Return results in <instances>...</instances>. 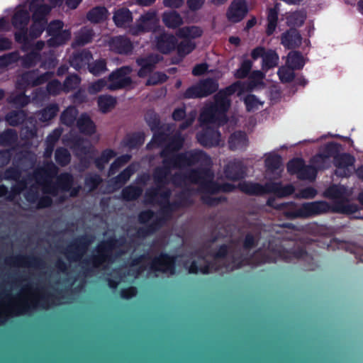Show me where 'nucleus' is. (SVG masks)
<instances>
[{
    "label": "nucleus",
    "instance_id": "obj_1",
    "mask_svg": "<svg viewBox=\"0 0 363 363\" xmlns=\"http://www.w3.org/2000/svg\"><path fill=\"white\" fill-rule=\"evenodd\" d=\"M119 245V240L116 238L104 240L97 245L96 253L90 258L84 259L82 263L86 266L91 265L95 269L101 267L104 264H111L116 259L113 251Z\"/></svg>",
    "mask_w": 363,
    "mask_h": 363
},
{
    "label": "nucleus",
    "instance_id": "obj_2",
    "mask_svg": "<svg viewBox=\"0 0 363 363\" xmlns=\"http://www.w3.org/2000/svg\"><path fill=\"white\" fill-rule=\"evenodd\" d=\"M94 236L85 234L75 238L65 249V254L71 261H79L94 242Z\"/></svg>",
    "mask_w": 363,
    "mask_h": 363
},
{
    "label": "nucleus",
    "instance_id": "obj_3",
    "mask_svg": "<svg viewBox=\"0 0 363 363\" xmlns=\"http://www.w3.org/2000/svg\"><path fill=\"white\" fill-rule=\"evenodd\" d=\"M174 211L167 204L161 205L159 215L150 224L140 228L137 230L138 235L145 238L159 231L171 218Z\"/></svg>",
    "mask_w": 363,
    "mask_h": 363
},
{
    "label": "nucleus",
    "instance_id": "obj_4",
    "mask_svg": "<svg viewBox=\"0 0 363 363\" xmlns=\"http://www.w3.org/2000/svg\"><path fill=\"white\" fill-rule=\"evenodd\" d=\"M177 257L165 252L151 259L149 269L154 272L174 275L176 273Z\"/></svg>",
    "mask_w": 363,
    "mask_h": 363
},
{
    "label": "nucleus",
    "instance_id": "obj_5",
    "mask_svg": "<svg viewBox=\"0 0 363 363\" xmlns=\"http://www.w3.org/2000/svg\"><path fill=\"white\" fill-rule=\"evenodd\" d=\"M174 169H182L185 167L193 166L200 162L209 159L208 155L203 150H194L180 152L172 156Z\"/></svg>",
    "mask_w": 363,
    "mask_h": 363
},
{
    "label": "nucleus",
    "instance_id": "obj_6",
    "mask_svg": "<svg viewBox=\"0 0 363 363\" xmlns=\"http://www.w3.org/2000/svg\"><path fill=\"white\" fill-rule=\"evenodd\" d=\"M243 90L244 83L240 81H237L225 88L219 90L217 94L214 95V103L213 104L216 105L223 113L226 115L230 106V100L228 97L238 91H242Z\"/></svg>",
    "mask_w": 363,
    "mask_h": 363
},
{
    "label": "nucleus",
    "instance_id": "obj_7",
    "mask_svg": "<svg viewBox=\"0 0 363 363\" xmlns=\"http://www.w3.org/2000/svg\"><path fill=\"white\" fill-rule=\"evenodd\" d=\"M132 69L129 66H123L112 72L108 76V89L116 91L129 86L132 84V79L128 76Z\"/></svg>",
    "mask_w": 363,
    "mask_h": 363
},
{
    "label": "nucleus",
    "instance_id": "obj_8",
    "mask_svg": "<svg viewBox=\"0 0 363 363\" xmlns=\"http://www.w3.org/2000/svg\"><path fill=\"white\" fill-rule=\"evenodd\" d=\"M332 212V206L325 201L306 202L300 206L301 218H308Z\"/></svg>",
    "mask_w": 363,
    "mask_h": 363
},
{
    "label": "nucleus",
    "instance_id": "obj_9",
    "mask_svg": "<svg viewBox=\"0 0 363 363\" xmlns=\"http://www.w3.org/2000/svg\"><path fill=\"white\" fill-rule=\"evenodd\" d=\"M52 294H43L40 296L38 301H32L28 303L26 301H23L19 303L15 304L12 306V312L16 315H22L28 313V312L35 309L38 306L43 308H45L48 306L50 298H53Z\"/></svg>",
    "mask_w": 363,
    "mask_h": 363
},
{
    "label": "nucleus",
    "instance_id": "obj_10",
    "mask_svg": "<svg viewBox=\"0 0 363 363\" xmlns=\"http://www.w3.org/2000/svg\"><path fill=\"white\" fill-rule=\"evenodd\" d=\"M161 57L157 54H149L145 57H139L135 62L140 67L138 76L143 78L152 73Z\"/></svg>",
    "mask_w": 363,
    "mask_h": 363
},
{
    "label": "nucleus",
    "instance_id": "obj_11",
    "mask_svg": "<svg viewBox=\"0 0 363 363\" xmlns=\"http://www.w3.org/2000/svg\"><path fill=\"white\" fill-rule=\"evenodd\" d=\"M206 172L201 167L191 169L185 173L175 172L171 178L172 183L175 186H181L186 181H189L192 184H196L201 179V174Z\"/></svg>",
    "mask_w": 363,
    "mask_h": 363
},
{
    "label": "nucleus",
    "instance_id": "obj_12",
    "mask_svg": "<svg viewBox=\"0 0 363 363\" xmlns=\"http://www.w3.org/2000/svg\"><path fill=\"white\" fill-rule=\"evenodd\" d=\"M157 27V21L154 12H147L142 15L138 20L132 32L134 35L155 30Z\"/></svg>",
    "mask_w": 363,
    "mask_h": 363
},
{
    "label": "nucleus",
    "instance_id": "obj_13",
    "mask_svg": "<svg viewBox=\"0 0 363 363\" xmlns=\"http://www.w3.org/2000/svg\"><path fill=\"white\" fill-rule=\"evenodd\" d=\"M206 172L201 174V177L196 184H199L200 190L203 193L209 194H216L220 192L219 183L213 180V173L211 170L206 167H201Z\"/></svg>",
    "mask_w": 363,
    "mask_h": 363
},
{
    "label": "nucleus",
    "instance_id": "obj_14",
    "mask_svg": "<svg viewBox=\"0 0 363 363\" xmlns=\"http://www.w3.org/2000/svg\"><path fill=\"white\" fill-rule=\"evenodd\" d=\"M223 173L227 179L236 182L245 177L246 168L242 162L234 160L224 167Z\"/></svg>",
    "mask_w": 363,
    "mask_h": 363
},
{
    "label": "nucleus",
    "instance_id": "obj_15",
    "mask_svg": "<svg viewBox=\"0 0 363 363\" xmlns=\"http://www.w3.org/2000/svg\"><path fill=\"white\" fill-rule=\"evenodd\" d=\"M220 133L213 128L207 127L196 134L198 142L204 147H212L218 145Z\"/></svg>",
    "mask_w": 363,
    "mask_h": 363
},
{
    "label": "nucleus",
    "instance_id": "obj_16",
    "mask_svg": "<svg viewBox=\"0 0 363 363\" xmlns=\"http://www.w3.org/2000/svg\"><path fill=\"white\" fill-rule=\"evenodd\" d=\"M6 263L15 266L33 267L43 268L45 262L38 257L33 255H16L6 259Z\"/></svg>",
    "mask_w": 363,
    "mask_h": 363
},
{
    "label": "nucleus",
    "instance_id": "obj_17",
    "mask_svg": "<svg viewBox=\"0 0 363 363\" xmlns=\"http://www.w3.org/2000/svg\"><path fill=\"white\" fill-rule=\"evenodd\" d=\"M155 43L157 50L167 55L176 49L177 39L174 35L163 32L156 37Z\"/></svg>",
    "mask_w": 363,
    "mask_h": 363
},
{
    "label": "nucleus",
    "instance_id": "obj_18",
    "mask_svg": "<svg viewBox=\"0 0 363 363\" xmlns=\"http://www.w3.org/2000/svg\"><path fill=\"white\" fill-rule=\"evenodd\" d=\"M247 5L245 0H234L227 11L228 19L233 23L241 21L247 13Z\"/></svg>",
    "mask_w": 363,
    "mask_h": 363
},
{
    "label": "nucleus",
    "instance_id": "obj_19",
    "mask_svg": "<svg viewBox=\"0 0 363 363\" xmlns=\"http://www.w3.org/2000/svg\"><path fill=\"white\" fill-rule=\"evenodd\" d=\"M341 150V144L336 142H329L325 145L323 152L313 157L311 162V163L320 162L324 165L325 160L333 157L334 160Z\"/></svg>",
    "mask_w": 363,
    "mask_h": 363
},
{
    "label": "nucleus",
    "instance_id": "obj_20",
    "mask_svg": "<svg viewBox=\"0 0 363 363\" xmlns=\"http://www.w3.org/2000/svg\"><path fill=\"white\" fill-rule=\"evenodd\" d=\"M281 44L287 50H294L301 46L302 36L294 28H291L281 35Z\"/></svg>",
    "mask_w": 363,
    "mask_h": 363
},
{
    "label": "nucleus",
    "instance_id": "obj_21",
    "mask_svg": "<svg viewBox=\"0 0 363 363\" xmlns=\"http://www.w3.org/2000/svg\"><path fill=\"white\" fill-rule=\"evenodd\" d=\"M109 46L112 51L121 55H129L133 50V44L130 38L123 35L112 38Z\"/></svg>",
    "mask_w": 363,
    "mask_h": 363
},
{
    "label": "nucleus",
    "instance_id": "obj_22",
    "mask_svg": "<svg viewBox=\"0 0 363 363\" xmlns=\"http://www.w3.org/2000/svg\"><path fill=\"white\" fill-rule=\"evenodd\" d=\"M355 158L350 153H339L333 160L334 165L337 168L335 172L337 175L341 177L347 176V168L354 165Z\"/></svg>",
    "mask_w": 363,
    "mask_h": 363
},
{
    "label": "nucleus",
    "instance_id": "obj_23",
    "mask_svg": "<svg viewBox=\"0 0 363 363\" xmlns=\"http://www.w3.org/2000/svg\"><path fill=\"white\" fill-rule=\"evenodd\" d=\"M93 58L92 53L86 49L72 53L69 59L71 67L76 70L79 71L81 69L88 67L90 60Z\"/></svg>",
    "mask_w": 363,
    "mask_h": 363
},
{
    "label": "nucleus",
    "instance_id": "obj_24",
    "mask_svg": "<svg viewBox=\"0 0 363 363\" xmlns=\"http://www.w3.org/2000/svg\"><path fill=\"white\" fill-rule=\"evenodd\" d=\"M238 188L249 196H262L268 194L267 183L262 185L259 183L245 181L239 183Z\"/></svg>",
    "mask_w": 363,
    "mask_h": 363
},
{
    "label": "nucleus",
    "instance_id": "obj_25",
    "mask_svg": "<svg viewBox=\"0 0 363 363\" xmlns=\"http://www.w3.org/2000/svg\"><path fill=\"white\" fill-rule=\"evenodd\" d=\"M201 119L208 123H214L221 119L224 118L225 121H227L226 115L223 113L219 108L211 104L210 106L206 107L201 113Z\"/></svg>",
    "mask_w": 363,
    "mask_h": 363
},
{
    "label": "nucleus",
    "instance_id": "obj_26",
    "mask_svg": "<svg viewBox=\"0 0 363 363\" xmlns=\"http://www.w3.org/2000/svg\"><path fill=\"white\" fill-rule=\"evenodd\" d=\"M162 167H157L153 172V177L155 183L165 184L166 178L174 168L172 158H162Z\"/></svg>",
    "mask_w": 363,
    "mask_h": 363
},
{
    "label": "nucleus",
    "instance_id": "obj_27",
    "mask_svg": "<svg viewBox=\"0 0 363 363\" xmlns=\"http://www.w3.org/2000/svg\"><path fill=\"white\" fill-rule=\"evenodd\" d=\"M184 145V139L180 135L174 136L160 152L161 158H172L176 152L182 149Z\"/></svg>",
    "mask_w": 363,
    "mask_h": 363
},
{
    "label": "nucleus",
    "instance_id": "obj_28",
    "mask_svg": "<svg viewBox=\"0 0 363 363\" xmlns=\"http://www.w3.org/2000/svg\"><path fill=\"white\" fill-rule=\"evenodd\" d=\"M145 139V135L143 132H133L126 134L122 140V144L130 150H135L144 144Z\"/></svg>",
    "mask_w": 363,
    "mask_h": 363
},
{
    "label": "nucleus",
    "instance_id": "obj_29",
    "mask_svg": "<svg viewBox=\"0 0 363 363\" xmlns=\"http://www.w3.org/2000/svg\"><path fill=\"white\" fill-rule=\"evenodd\" d=\"M77 127L79 132L86 135H91L96 132V125L90 116L86 113H82L77 120Z\"/></svg>",
    "mask_w": 363,
    "mask_h": 363
},
{
    "label": "nucleus",
    "instance_id": "obj_30",
    "mask_svg": "<svg viewBox=\"0 0 363 363\" xmlns=\"http://www.w3.org/2000/svg\"><path fill=\"white\" fill-rule=\"evenodd\" d=\"M325 166L320 162L312 163L311 165H307L306 163L303 165L301 171L296 176L300 180H311L313 181L316 178L318 171L324 169Z\"/></svg>",
    "mask_w": 363,
    "mask_h": 363
},
{
    "label": "nucleus",
    "instance_id": "obj_31",
    "mask_svg": "<svg viewBox=\"0 0 363 363\" xmlns=\"http://www.w3.org/2000/svg\"><path fill=\"white\" fill-rule=\"evenodd\" d=\"M113 21L118 28L126 27L133 21L132 13L127 8L118 9L113 13Z\"/></svg>",
    "mask_w": 363,
    "mask_h": 363
},
{
    "label": "nucleus",
    "instance_id": "obj_32",
    "mask_svg": "<svg viewBox=\"0 0 363 363\" xmlns=\"http://www.w3.org/2000/svg\"><path fill=\"white\" fill-rule=\"evenodd\" d=\"M201 28L196 26H188L179 28L176 35L178 38L185 40H191L200 38L203 35Z\"/></svg>",
    "mask_w": 363,
    "mask_h": 363
},
{
    "label": "nucleus",
    "instance_id": "obj_33",
    "mask_svg": "<svg viewBox=\"0 0 363 363\" xmlns=\"http://www.w3.org/2000/svg\"><path fill=\"white\" fill-rule=\"evenodd\" d=\"M268 194L274 193L278 197H285L291 195L295 189L292 184L282 186L281 182L267 183Z\"/></svg>",
    "mask_w": 363,
    "mask_h": 363
},
{
    "label": "nucleus",
    "instance_id": "obj_34",
    "mask_svg": "<svg viewBox=\"0 0 363 363\" xmlns=\"http://www.w3.org/2000/svg\"><path fill=\"white\" fill-rule=\"evenodd\" d=\"M30 9L33 11L32 19L48 22L46 16L50 13L51 8L45 4H37L35 1H31Z\"/></svg>",
    "mask_w": 363,
    "mask_h": 363
},
{
    "label": "nucleus",
    "instance_id": "obj_35",
    "mask_svg": "<svg viewBox=\"0 0 363 363\" xmlns=\"http://www.w3.org/2000/svg\"><path fill=\"white\" fill-rule=\"evenodd\" d=\"M162 21L169 28H179L184 23L181 15L176 11H166L162 14Z\"/></svg>",
    "mask_w": 363,
    "mask_h": 363
},
{
    "label": "nucleus",
    "instance_id": "obj_36",
    "mask_svg": "<svg viewBox=\"0 0 363 363\" xmlns=\"http://www.w3.org/2000/svg\"><path fill=\"white\" fill-rule=\"evenodd\" d=\"M71 31L69 29H65V30L60 33H55L50 36L47 40V45L49 48H56L60 46L65 45L71 38Z\"/></svg>",
    "mask_w": 363,
    "mask_h": 363
},
{
    "label": "nucleus",
    "instance_id": "obj_37",
    "mask_svg": "<svg viewBox=\"0 0 363 363\" xmlns=\"http://www.w3.org/2000/svg\"><path fill=\"white\" fill-rule=\"evenodd\" d=\"M135 172V167L133 164H130L121 171L116 177L111 179V182L116 189H119L130 179V177Z\"/></svg>",
    "mask_w": 363,
    "mask_h": 363
},
{
    "label": "nucleus",
    "instance_id": "obj_38",
    "mask_svg": "<svg viewBox=\"0 0 363 363\" xmlns=\"http://www.w3.org/2000/svg\"><path fill=\"white\" fill-rule=\"evenodd\" d=\"M27 118V113L23 109L12 110L5 116L6 122L11 126L17 127L23 124Z\"/></svg>",
    "mask_w": 363,
    "mask_h": 363
},
{
    "label": "nucleus",
    "instance_id": "obj_39",
    "mask_svg": "<svg viewBox=\"0 0 363 363\" xmlns=\"http://www.w3.org/2000/svg\"><path fill=\"white\" fill-rule=\"evenodd\" d=\"M277 208H279V211L282 212L283 215L287 219L294 220L296 218H301L299 213L300 207L297 208L295 202L291 201L280 203Z\"/></svg>",
    "mask_w": 363,
    "mask_h": 363
},
{
    "label": "nucleus",
    "instance_id": "obj_40",
    "mask_svg": "<svg viewBox=\"0 0 363 363\" xmlns=\"http://www.w3.org/2000/svg\"><path fill=\"white\" fill-rule=\"evenodd\" d=\"M279 11L278 4H275L274 7L269 8L267 10V26L266 28V35L267 36L272 35L276 30L278 23Z\"/></svg>",
    "mask_w": 363,
    "mask_h": 363
},
{
    "label": "nucleus",
    "instance_id": "obj_41",
    "mask_svg": "<svg viewBox=\"0 0 363 363\" xmlns=\"http://www.w3.org/2000/svg\"><path fill=\"white\" fill-rule=\"evenodd\" d=\"M197 84L203 98L215 93L218 89V82L212 78L200 80Z\"/></svg>",
    "mask_w": 363,
    "mask_h": 363
},
{
    "label": "nucleus",
    "instance_id": "obj_42",
    "mask_svg": "<svg viewBox=\"0 0 363 363\" xmlns=\"http://www.w3.org/2000/svg\"><path fill=\"white\" fill-rule=\"evenodd\" d=\"M18 140V133L15 129L6 128L0 133V146L13 147Z\"/></svg>",
    "mask_w": 363,
    "mask_h": 363
},
{
    "label": "nucleus",
    "instance_id": "obj_43",
    "mask_svg": "<svg viewBox=\"0 0 363 363\" xmlns=\"http://www.w3.org/2000/svg\"><path fill=\"white\" fill-rule=\"evenodd\" d=\"M108 10L105 6H97L92 8L86 13V18L93 23L104 21L107 18Z\"/></svg>",
    "mask_w": 363,
    "mask_h": 363
},
{
    "label": "nucleus",
    "instance_id": "obj_44",
    "mask_svg": "<svg viewBox=\"0 0 363 363\" xmlns=\"http://www.w3.org/2000/svg\"><path fill=\"white\" fill-rule=\"evenodd\" d=\"M30 14L28 11L21 9L14 13L11 18V23L14 28H28L30 21Z\"/></svg>",
    "mask_w": 363,
    "mask_h": 363
},
{
    "label": "nucleus",
    "instance_id": "obj_45",
    "mask_svg": "<svg viewBox=\"0 0 363 363\" xmlns=\"http://www.w3.org/2000/svg\"><path fill=\"white\" fill-rule=\"evenodd\" d=\"M116 98L108 94L101 95L97 99L99 109L103 113H107L111 111L116 106Z\"/></svg>",
    "mask_w": 363,
    "mask_h": 363
},
{
    "label": "nucleus",
    "instance_id": "obj_46",
    "mask_svg": "<svg viewBox=\"0 0 363 363\" xmlns=\"http://www.w3.org/2000/svg\"><path fill=\"white\" fill-rule=\"evenodd\" d=\"M279 60V55L275 50L271 49L267 50L262 62V70L267 72L269 69L277 67Z\"/></svg>",
    "mask_w": 363,
    "mask_h": 363
},
{
    "label": "nucleus",
    "instance_id": "obj_47",
    "mask_svg": "<svg viewBox=\"0 0 363 363\" xmlns=\"http://www.w3.org/2000/svg\"><path fill=\"white\" fill-rule=\"evenodd\" d=\"M116 152L112 149L106 148L104 150L101 155L94 160V164L99 171H103L105 168V165L109 162V161L116 156Z\"/></svg>",
    "mask_w": 363,
    "mask_h": 363
},
{
    "label": "nucleus",
    "instance_id": "obj_48",
    "mask_svg": "<svg viewBox=\"0 0 363 363\" xmlns=\"http://www.w3.org/2000/svg\"><path fill=\"white\" fill-rule=\"evenodd\" d=\"M143 194V189L138 186L129 185L121 191V197L126 201L137 200Z\"/></svg>",
    "mask_w": 363,
    "mask_h": 363
},
{
    "label": "nucleus",
    "instance_id": "obj_49",
    "mask_svg": "<svg viewBox=\"0 0 363 363\" xmlns=\"http://www.w3.org/2000/svg\"><path fill=\"white\" fill-rule=\"evenodd\" d=\"M94 33L93 29L83 27L75 38L74 43L79 46H84L92 41Z\"/></svg>",
    "mask_w": 363,
    "mask_h": 363
},
{
    "label": "nucleus",
    "instance_id": "obj_50",
    "mask_svg": "<svg viewBox=\"0 0 363 363\" xmlns=\"http://www.w3.org/2000/svg\"><path fill=\"white\" fill-rule=\"evenodd\" d=\"M56 181L57 182L60 190L65 192L69 191L74 182L72 174L69 172L61 173L57 177Z\"/></svg>",
    "mask_w": 363,
    "mask_h": 363
},
{
    "label": "nucleus",
    "instance_id": "obj_51",
    "mask_svg": "<svg viewBox=\"0 0 363 363\" xmlns=\"http://www.w3.org/2000/svg\"><path fill=\"white\" fill-rule=\"evenodd\" d=\"M287 63L294 69H301L305 65L303 57L301 52L292 50L288 54Z\"/></svg>",
    "mask_w": 363,
    "mask_h": 363
},
{
    "label": "nucleus",
    "instance_id": "obj_52",
    "mask_svg": "<svg viewBox=\"0 0 363 363\" xmlns=\"http://www.w3.org/2000/svg\"><path fill=\"white\" fill-rule=\"evenodd\" d=\"M57 168L52 162L48 163L44 168L40 169L35 172L37 182L40 180L49 179L57 174Z\"/></svg>",
    "mask_w": 363,
    "mask_h": 363
},
{
    "label": "nucleus",
    "instance_id": "obj_53",
    "mask_svg": "<svg viewBox=\"0 0 363 363\" xmlns=\"http://www.w3.org/2000/svg\"><path fill=\"white\" fill-rule=\"evenodd\" d=\"M145 121L152 131L162 128L160 116L153 110H148L145 115Z\"/></svg>",
    "mask_w": 363,
    "mask_h": 363
},
{
    "label": "nucleus",
    "instance_id": "obj_54",
    "mask_svg": "<svg viewBox=\"0 0 363 363\" xmlns=\"http://www.w3.org/2000/svg\"><path fill=\"white\" fill-rule=\"evenodd\" d=\"M55 160L59 166L62 167H66L71 161L70 152L65 147H57L55 152Z\"/></svg>",
    "mask_w": 363,
    "mask_h": 363
},
{
    "label": "nucleus",
    "instance_id": "obj_55",
    "mask_svg": "<svg viewBox=\"0 0 363 363\" xmlns=\"http://www.w3.org/2000/svg\"><path fill=\"white\" fill-rule=\"evenodd\" d=\"M196 43L190 40L183 39L179 43H177V51L179 57L184 58L190 54L196 48Z\"/></svg>",
    "mask_w": 363,
    "mask_h": 363
},
{
    "label": "nucleus",
    "instance_id": "obj_56",
    "mask_svg": "<svg viewBox=\"0 0 363 363\" xmlns=\"http://www.w3.org/2000/svg\"><path fill=\"white\" fill-rule=\"evenodd\" d=\"M252 66L253 63L252 60L249 59H244L241 62L239 68L234 72L235 78L242 79L247 77L251 72Z\"/></svg>",
    "mask_w": 363,
    "mask_h": 363
},
{
    "label": "nucleus",
    "instance_id": "obj_57",
    "mask_svg": "<svg viewBox=\"0 0 363 363\" xmlns=\"http://www.w3.org/2000/svg\"><path fill=\"white\" fill-rule=\"evenodd\" d=\"M359 211V207L356 203H344L339 202L336 205L332 206V212L333 213H342L350 215Z\"/></svg>",
    "mask_w": 363,
    "mask_h": 363
},
{
    "label": "nucleus",
    "instance_id": "obj_58",
    "mask_svg": "<svg viewBox=\"0 0 363 363\" xmlns=\"http://www.w3.org/2000/svg\"><path fill=\"white\" fill-rule=\"evenodd\" d=\"M306 18V13L303 11H296L291 13L286 18V22L289 26H301Z\"/></svg>",
    "mask_w": 363,
    "mask_h": 363
},
{
    "label": "nucleus",
    "instance_id": "obj_59",
    "mask_svg": "<svg viewBox=\"0 0 363 363\" xmlns=\"http://www.w3.org/2000/svg\"><path fill=\"white\" fill-rule=\"evenodd\" d=\"M77 115V110L74 106L67 107L60 116V121L67 126H71L74 123Z\"/></svg>",
    "mask_w": 363,
    "mask_h": 363
},
{
    "label": "nucleus",
    "instance_id": "obj_60",
    "mask_svg": "<svg viewBox=\"0 0 363 363\" xmlns=\"http://www.w3.org/2000/svg\"><path fill=\"white\" fill-rule=\"evenodd\" d=\"M47 25L48 22L33 20V23L30 26L28 32L29 37L31 39L38 38L46 29Z\"/></svg>",
    "mask_w": 363,
    "mask_h": 363
},
{
    "label": "nucleus",
    "instance_id": "obj_61",
    "mask_svg": "<svg viewBox=\"0 0 363 363\" xmlns=\"http://www.w3.org/2000/svg\"><path fill=\"white\" fill-rule=\"evenodd\" d=\"M267 169L271 172H274L280 168L282 164L281 157L279 155H269L264 160Z\"/></svg>",
    "mask_w": 363,
    "mask_h": 363
},
{
    "label": "nucleus",
    "instance_id": "obj_62",
    "mask_svg": "<svg viewBox=\"0 0 363 363\" xmlns=\"http://www.w3.org/2000/svg\"><path fill=\"white\" fill-rule=\"evenodd\" d=\"M89 72L94 76H99L107 70L105 59H99L88 65Z\"/></svg>",
    "mask_w": 363,
    "mask_h": 363
},
{
    "label": "nucleus",
    "instance_id": "obj_63",
    "mask_svg": "<svg viewBox=\"0 0 363 363\" xmlns=\"http://www.w3.org/2000/svg\"><path fill=\"white\" fill-rule=\"evenodd\" d=\"M21 58L19 52L16 50L0 56V69L17 62Z\"/></svg>",
    "mask_w": 363,
    "mask_h": 363
},
{
    "label": "nucleus",
    "instance_id": "obj_64",
    "mask_svg": "<svg viewBox=\"0 0 363 363\" xmlns=\"http://www.w3.org/2000/svg\"><path fill=\"white\" fill-rule=\"evenodd\" d=\"M59 111V107L53 104L48 106L40 112V120L43 122H48L54 118Z\"/></svg>",
    "mask_w": 363,
    "mask_h": 363
}]
</instances>
